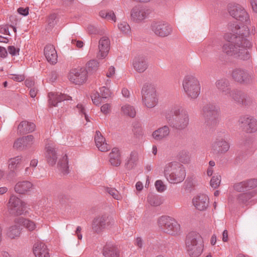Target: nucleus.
<instances>
[{
  "label": "nucleus",
  "instance_id": "09e8293b",
  "mask_svg": "<svg viewBox=\"0 0 257 257\" xmlns=\"http://www.w3.org/2000/svg\"><path fill=\"white\" fill-rule=\"evenodd\" d=\"M221 176L220 175L213 176L210 180V185L212 188H217L220 183Z\"/></svg>",
  "mask_w": 257,
  "mask_h": 257
},
{
  "label": "nucleus",
  "instance_id": "a19ab883",
  "mask_svg": "<svg viewBox=\"0 0 257 257\" xmlns=\"http://www.w3.org/2000/svg\"><path fill=\"white\" fill-rule=\"evenodd\" d=\"M177 172V162H172L167 164L164 169V175L168 177L170 176L171 173Z\"/></svg>",
  "mask_w": 257,
  "mask_h": 257
},
{
  "label": "nucleus",
  "instance_id": "5701e85b",
  "mask_svg": "<svg viewBox=\"0 0 257 257\" xmlns=\"http://www.w3.org/2000/svg\"><path fill=\"white\" fill-rule=\"evenodd\" d=\"M44 55L47 60L51 64H54L57 62V54L53 45L48 44L45 47Z\"/></svg>",
  "mask_w": 257,
  "mask_h": 257
},
{
  "label": "nucleus",
  "instance_id": "37998d69",
  "mask_svg": "<svg viewBox=\"0 0 257 257\" xmlns=\"http://www.w3.org/2000/svg\"><path fill=\"white\" fill-rule=\"evenodd\" d=\"M121 111L123 114L131 117H134L136 114L135 108L130 105H125L121 107Z\"/></svg>",
  "mask_w": 257,
  "mask_h": 257
},
{
  "label": "nucleus",
  "instance_id": "39448f33",
  "mask_svg": "<svg viewBox=\"0 0 257 257\" xmlns=\"http://www.w3.org/2000/svg\"><path fill=\"white\" fill-rule=\"evenodd\" d=\"M232 79L238 83L244 86H251L255 82V75L244 69L237 68L231 73Z\"/></svg>",
  "mask_w": 257,
  "mask_h": 257
},
{
  "label": "nucleus",
  "instance_id": "aec40b11",
  "mask_svg": "<svg viewBox=\"0 0 257 257\" xmlns=\"http://www.w3.org/2000/svg\"><path fill=\"white\" fill-rule=\"evenodd\" d=\"M189 122V116L188 111L182 108L178 109V130L185 128Z\"/></svg>",
  "mask_w": 257,
  "mask_h": 257
},
{
  "label": "nucleus",
  "instance_id": "2eb2a0df",
  "mask_svg": "<svg viewBox=\"0 0 257 257\" xmlns=\"http://www.w3.org/2000/svg\"><path fill=\"white\" fill-rule=\"evenodd\" d=\"M257 186V180L249 179L242 182L236 183L233 185L234 189L238 192H246L254 190Z\"/></svg>",
  "mask_w": 257,
  "mask_h": 257
},
{
  "label": "nucleus",
  "instance_id": "72a5a7b5",
  "mask_svg": "<svg viewBox=\"0 0 257 257\" xmlns=\"http://www.w3.org/2000/svg\"><path fill=\"white\" fill-rule=\"evenodd\" d=\"M109 162L113 166L117 167L121 163L120 155L117 148H114L109 154Z\"/></svg>",
  "mask_w": 257,
  "mask_h": 257
},
{
  "label": "nucleus",
  "instance_id": "8fccbe9b",
  "mask_svg": "<svg viewBox=\"0 0 257 257\" xmlns=\"http://www.w3.org/2000/svg\"><path fill=\"white\" fill-rule=\"evenodd\" d=\"M118 29L124 34H129L131 31L130 26L126 22H122L118 25Z\"/></svg>",
  "mask_w": 257,
  "mask_h": 257
},
{
  "label": "nucleus",
  "instance_id": "b1692460",
  "mask_svg": "<svg viewBox=\"0 0 257 257\" xmlns=\"http://www.w3.org/2000/svg\"><path fill=\"white\" fill-rule=\"evenodd\" d=\"M33 252L36 257H50L46 245L41 241H37L34 244Z\"/></svg>",
  "mask_w": 257,
  "mask_h": 257
},
{
  "label": "nucleus",
  "instance_id": "4468645a",
  "mask_svg": "<svg viewBox=\"0 0 257 257\" xmlns=\"http://www.w3.org/2000/svg\"><path fill=\"white\" fill-rule=\"evenodd\" d=\"M230 148L228 142L222 138H217L211 144V151L217 155L224 154Z\"/></svg>",
  "mask_w": 257,
  "mask_h": 257
},
{
  "label": "nucleus",
  "instance_id": "e433bc0d",
  "mask_svg": "<svg viewBox=\"0 0 257 257\" xmlns=\"http://www.w3.org/2000/svg\"><path fill=\"white\" fill-rule=\"evenodd\" d=\"M229 96L236 103L242 105L244 96H245V93L238 89H233L232 90Z\"/></svg>",
  "mask_w": 257,
  "mask_h": 257
},
{
  "label": "nucleus",
  "instance_id": "9b49d317",
  "mask_svg": "<svg viewBox=\"0 0 257 257\" xmlns=\"http://www.w3.org/2000/svg\"><path fill=\"white\" fill-rule=\"evenodd\" d=\"M230 16L235 19L242 22L249 21V17L243 7L239 4H230L228 8Z\"/></svg>",
  "mask_w": 257,
  "mask_h": 257
},
{
  "label": "nucleus",
  "instance_id": "f704fd0d",
  "mask_svg": "<svg viewBox=\"0 0 257 257\" xmlns=\"http://www.w3.org/2000/svg\"><path fill=\"white\" fill-rule=\"evenodd\" d=\"M138 161V153L136 151H133L130 154V157L125 164V166L127 169L131 170L136 166Z\"/></svg>",
  "mask_w": 257,
  "mask_h": 257
},
{
  "label": "nucleus",
  "instance_id": "680f3d73",
  "mask_svg": "<svg viewBox=\"0 0 257 257\" xmlns=\"http://www.w3.org/2000/svg\"><path fill=\"white\" fill-rule=\"evenodd\" d=\"M110 106L108 103L103 104L101 107V111L104 114L109 113Z\"/></svg>",
  "mask_w": 257,
  "mask_h": 257
},
{
  "label": "nucleus",
  "instance_id": "4d7b16f0",
  "mask_svg": "<svg viewBox=\"0 0 257 257\" xmlns=\"http://www.w3.org/2000/svg\"><path fill=\"white\" fill-rule=\"evenodd\" d=\"M176 173L177 172H172L169 177H168L166 175H165V176L169 183L175 184L177 181Z\"/></svg>",
  "mask_w": 257,
  "mask_h": 257
},
{
  "label": "nucleus",
  "instance_id": "f3484780",
  "mask_svg": "<svg viewBox=\"0 0 257 257\" xmlns=\"http://www.w3.org/2000/svg\"><path fill=\"white\" fill-rule=\"evenodd\" d=\"M209 198L204 194H199L193 197L192 203L195 208L200 211L205 210L209 205Z\"/></svg>",
  "mask_w": 257,
  "mask_h": 257
},
{
  "label": "nucleus",
  "instance_id": "6e6d98bb",
  "mask_svg": "<svg viewBox=\"0 0 257 257\" xmlns=\"http://www.w3.org/2000/svg\"><path fill=\"white\" fill-rule=\"evenodd\" d=\"M23 140L24 139H21V138L17 139L14 144V147L17 149H23L24 148L23 145Z\"/></svg>",
  "mask_w": 257,
  "mask_h": 257
},
{
  "label": "nucleus",
  "instance_id": "49530a36",
  "mask_svg": "<svg viewBox=\"0 0 257 257\" xmlns=\"http://www.w3.org/2000/svg\"><path fill=\"white\" fill-rule=\"evenodd\" d=\"M105 190L116 200H120L122 198L119 192L115 188L106 187L105 188Z\"/></svg>",
  "mask_w": 257,
  "mask_h": 257
},
{
  "label": "nucleus",
  "instance_id": "393cba45",
  "mask_svg": "<svg viewBox=\"0 0 257 257\" xmlns=\"http://www.w3.org/2000/svg\"><path fill=\"white\" fill-rule=\"evenodd\" d=\"M216 88L224 95H230L232 91L231 90L230 82L226 78H221L215 82Z\"/></svg>",
  "mask_w": 257,
  "mask_h": 257
},
{
  "label": "nucleus",
  "instance_id": "2f4dec72",
  "mask_svg": "<svg viewBox=\"0 0 257 257\" xmlns=\"http://www.w3.org/2000/svg\"><path fill=\"white\" fill-rule=\"evenodd\" d=\"M177 108L175 106L170 108L166 112V118L169 126L172 128H176L177 125Z\"/></svg>",
  "mask_w": 257,
  "mask_h": 257
},
{
  "label": "nucleus",
  "instance_id": "13d9d810",
  "mask_svg": "<svg viewBox=\"0 0 257 257\" xmlns=\"http://www.w3.org/2000/svg\"><path fill=\"white\" fill-rule=\"evenodd\" d=\"M11 76H12L11 77L12 79L17 82L23 81L25 79L24 75L11 74Z\"/></svg>",
  "mask_w": 257,
  "mask_h": 257
},
{
  "label": "nucleus",
  "instance_id": "e2e57ef3",
  "mask_svg": "<svg viewBox=\"0 0 257 257\" xmlns=\"http://www.w3.org/2000/svg\"><path fill=\"white\" fill-rule=\"evenodd\" d=\"M77 108L78 109L80 113L83 114L86 120H88V116L85 112V109L81 104H78Z\"/></svg>",
  "mask_w": 257,
  "mask_h": 257
},
{
  "label": "nucleus",
  "instance_id": "0e129e2a",
  "mask_svg": "<svg viewBox=\"0 0 257 257\" xmlns=\"http://www.w3.org/2000/svg\"><path fill=\"white\" fill-rule=\"evenodd\" d=\"M56 17V15L55 14H53L49 16L48 19V23L50 26L54 25V21H55Z\"/></svg>",
  "mask_w": 257,
  "mask_h": 257
},
{
  "label": "nucleus",
  "instance_id": "7c9ffc66",
  "mask_svg": "<svg viewBox=\"0 0 257 257\" xmlns=\"http://www.w3.org/2000/svg\"><path fill=\"white\" fill-rule=\"evenodd\" d=\"M35 124L33 122L22 121L18 126V131L20 135L30 133L35 130Z\"/></svg>",
  "mask_w": 257,
  "mask_h": 257
},
{
  "label": "nucleus",
  "instance_id": "c756f323",
  "mask_svg": "<svg viewBox=\"0 0 257 257\" xmlns=\"http://www.w3.org/2000/svg\"><path fill=\"white\" fill-rule=\"evenodd\" d=\"M104 257H119V250L113 244L107 243L103 247L102 251Z\"/></svg>",
  "mask_w": 257,
  "mask_h": 257
},
{
  "label": "nucleus",
  "instance_id": "4c0bfd02",
  "mask_svg": "<svg viewBox=\"0 0 257 257\" xmlns=\"http://www.w3.org/2000/svg\"><path fill=\"white\" fill-rule=\"evenodd\" d=\"M58 167L63 175H67L69 173L68 160L67 155L64 156L59 161Z\"/></svg>",
  "mask_w": 257,
  "mask_h": 257
},
{
  "label": "nucleus",
  "instance_id": "864d4df0",
  "mask_svg": "<svg viewBox=\"0 0 257 257\" xmlns=\"http://www.w3.org/2000/svg\"><path fill=\"white\" fill-rule=\"evenodd\" d=\"M253 100V98L251 95L245 93V96H244L242 105L244 106L250 105L252 103Z\"/></svg>",
  "mask_w": 257,
  "mask_h": 257
},
{
  "label": "nucleus",
  "instance_id": "5fc2aeb1",
  "mask_svg": "<svg viewBox=\"0 0 257 257\" xmlns=\"http://www.w3.org/2000/svg\"><path fill=\"white\" fill-rule=\"evenodd\" d=\"M34 137L32 135H28L27 137H23L21 139H24L23 144L24 148L27 147L31 145L33 143Z\"/></svg>",
  "mask_w": 257,
  "mask_h": 257
},
{
  "label": "nucleus",
  "instance_id": "dca6fc26",
  "mask_svg": "<svg viewBox=\"0 0 257 257\" xmlns=\"http://www.w3.org/2000/svg\"><path fill=\"white\" fill-rule=\"evenodd\" d=\"M148 15V10L140 5L135 6L131 12L132 20L137 23L141 22L146 19Z\"/></svg>",
  "mask_w": 257,
  "mask_h": 257
},
{
  "label": "nucleus",
  "instance_id": "603ef678",
  "mask_svg": "<svg viewBox=\"0 0 257 257\" xmlns=\"http://www.w3.org/2000/svg\"><path fill=\"white\" fill-rule=\"evenodd\" d=\"M155 187L158 192H162L166 189V187L161 180H157L155 182Z\"/></svg>",
  "mask_w": 257,
  "mask_h": 257
},
{
  "label": "nucleus",
  "instance_id": "20e7f679",
  "mask_svg": "<svg viewBox=\"0 0 257 257\" xmlns=\"http://www.w3.org/2000/svg\"><path fill=\"white\" fill-rule=\"evenodd\" d=\"M184 92L190 99H196L200 94L201 86L198 79L193 75H186L182 82Z\"/></svg>",
  "mask_w": 257,
  "mask_h": 257
},
{
  "label": "nucleus",
  "instance_id": "a18cd8bd",
  "mask_svg": "<svg viewBox=\"0 0 257 257\" xmlns=\"http://www.w3.org/2000/svg\"><path fill=\"white\" fill-rule=\"evenodd\" d=\"M21 161V157L17 156L16 157L11 158L9 161V168L12 171L16 168L17 165L20 163Z\"/></svg>",
  "mask_w": 257,
  "mask_h": 257
},
{
  "label": "nucleus",
  "instance_id": "f03ea898",
  "mask_svg": "<svg viewBox=\"0 0 257 257\" xmlns=\"http://www.w3.org/2000/svg\"><path fill=\"white\" fill-rule=\"evenodd\" d=\"M185 244L186 250L191 257H198L203 252V238L201 235L196 231H191L187 234Z\"/></svg>",
  "mask_w": 257,
  "mask_h": 257
},
{
  "label": "nucleus",
  "instance_id": "f257e3e1",
  "mask_svg": "<svg viewBox=\"0 0 257 257\" xmlns=\"http://www.w3.org/2000/svg\"><path fill=\"white\" fill-rule=\"evenodd\" d=\"M233 34L225 35L224 38L228 41L222 46V51L230 56L236 55L240 59L248 60L251 55L248 49L252 47V43L248 39L249 30L246 26L241 28L236 23L230 25Z\"/></svg>",
  "mask_w": 257,
  "mask_h": 257
},
{
  "label": "nucleus",
  "instance_id": "774afa93",
  "mask_svg": "<svg viewBox=\"0 0 257 257\" xmlns=\"http://www.w3.org/2000/svg\"><path fill=\"white\" fill-rule=\"evenodd\" d=\"M115 73V68L113 66H110L108 72L106 74L107 77H112Z\"/></svg>",
  "mask_w": 257,
  "mask_h": 257
},
{
  "label": "nucleus",
  "instance_id": "bb28decb",
  "mask_svg": "<svg viewBox=\"0 0 257 257\" xmlns=\"http://www.w3.org/2000/svg\"><path fill=\"white\" fill-rule=\"evenodd\" d=\"M32 187V183L28 181H19L16 184L15 190L17 193L24 194L30 191Z\"/></svg>",
  "mask_w": 257,
  "mask_h": 257
},
{
  "label": "nucleus",
  "instance_id": "a878e982",
  "mask_svg": "<svg viewBox=\"0 0 257 257\" xmlns=\"http://www.w3.org/2000/svg\"><path fill=\"white\" fill-rule=\"evenodd\" d=\"M94 141L96 146L101 152H106L109 150V147L105 142V138L99 131L95 132Z\"/></svg>",
  "mask_w": 257,
  "mask_h": 257
},
{
  "label": "nucleus",
  "instance_id": "79ce46f5",
  "mask_svg": "<svg viewBox=\"0 0 257 257\" xmlns=\"http://www.w3.org/2000/svg\"><path fill=\"white\" fill-rule=\"evenodd\" d=\"M99 16L107 20H111L114 22L116 21V17L112 11H101L99 12Z\"/></svg>",
  "mask_w": 257,
  "mask_h": 257
},
{
  "label": "nucleus",
  "instance_id": "4be33fe9",
  "mask_svg": "<svg viewBox=\"0 0 257 257\" xmlns=\"http://www.w3.org/2000/svg\"><path fill=\"white\" fill-rule=\"evenodd\" d=\"M49 103L51 106H57L58 103L62 101L71 99V97L65 94L53 92L48 93Z\"/></svg>",
  "mask_w": 257,
  "mask_h": 257
},
{
  "label": "nucleus",
  "instance_id": "3c124183",
  "mask_svg": "<svg viewBox=\"0 0 257 257\" xmlns=\"http://www.w3.org/2000/svg\"><path fill=\"white\" fill-rule=\"evenodd\" d=\"M180 170L178 174V183L182 182L186 177V171L185 168L181 165L179 167Z\"/></svg>",
  "mask_w": 257,
  "mask_h": 257
},
{
  "label": "nucleus",
  "instance_id": "0eeeda50",
  "mask_svg": "<svg viewBox=\"0 0 257 257\" xmlns=\"http://www.w3.org/2000/svg\"><path fill=\"white\" fill-rule=\"evenodd\" d=\"M8 207L10 214L13 215L19 216L26 212V203L14 195L10 196Z\"/></svg>",
  "mask_w": 257,
  "mask_h": 257
},
{
  "label": "nucleus",
  "instance_id": "1a4fd4ad",
  "mask_svg": "<svg viewBox=\"0 0 257 257\" xmlns=\"http://www.w3.org/2000/svg\"><path fill=\"white\" fill-rule=\"evenodd\" d=\"M151 28L156 35L161 38L167 37L173 31L171 25L165 21H154L152 23Z\"/></svg>",
  "mask_w": 257,
  "mask_h": 257
},
{
  "label": "nucleus",
  "instance_id": "c03bdc74",
  "mask_svg": "<svg viewBox=\"0 0 257 257\" xmlns=\"http://www.w3.org/2000/svg\"><path fill=\"white\" fill-rule=\"evenodd\" d=\"M148 199L150 204L155 206H159L163 203L161 197L158 196L149 195L148 196Z\"/></svg>",
  "mask_w": 257,
  "mask_h": 257
},
{
  "label": "nucleus",
  "instance_id": "cd10ccee",
  "mask_svg": "<svg viewBox=\"0 0 257 257\" xmlns=\"http://www.w3.org/2000/svg\"><path fill=\"white\" fill-rule=\"evenodd\" d=\"M169 134V127L167 125H164L155 131L152 134V137L156 141H162L166 138Z\"/></svg>",
  "mask_w": 257,
  "mask_h": 257
},
{
  "label": "nucleus",
  "instance_id": "69168bd1",
  "mask_svg": "<svg viewBox=\"0 0 257 257\" xmlns=\"http://www.w3.org/2000/svg\"><path fill=\"white\" fill-rule=\"evenodd\" d=\"M250 4L251 7L252 11L257 13V1L256 0H250Z\"/></svg>",
  "mask_w": 257,
  "mask_h": 257
},
{
  "label": "nucleus",
  "instance_id": "de8ad7c7",
  "mask_svg": "<svg viewBox=\"0 0 257 257\" xmlns=\"http://www.w3.org/2000/svg\"><path fill=\"white\" fill-rule=\"evenodd\" d=\"M98 63L96 60H92L89 61L87 64V71L88 72L93 73L96 71L98 67Z\"/></svg>",
  "mask_w": 257,
  "mask_h": 257
},
{
  "label": "nucleus",
  "instance_id": "ddd939ff",
  "mask_svg": "<svg viewBox=\"0 0 257 257\" xmlns=\"http://www.w3.org/2000/svg\"><path fill=\"white\" fill-rule=\"evenodd\" d=\"M88 72L85 68H78L72 69L69 74V80L75 84L84 83L87 78Z\"/></svg>",
  "mask_w": 257,
  "mask_h": 257
},
{
  "label": "nucleus",
  "instance_id": "412c9836",
  "mask_svg": "<svg viewBox=\"0 0 257 257\" xmlns=\"http://www.w3.org/2000/svg\"><path fill=\"white\" fill-rule=\"evenodd\" d=\"M134 69L138 73H143L148 67V63L147 59L143 56L135 57L133 61Z\"/></svg>",
  "mask_w": 257,
  "mask_h": 257
},
{
  "label": "nucleus",
  "instance_id": "338daca9",
  "mask_svg": "<svg viewBox=\"0 0 257 257\" xmlns=\"http://www.w3.org/2000/svg\"><path fill=\"white\" fill-rule=\"evenodd\" d=\"M134 134L137 137H140L143 134V129L141 127L135 128L134 131Z\"/></svg>",
  "mask_w": 257,
  "mask_h": 257
},
{
  "label": "nucleus",
  "instance_id": "423d86ee",
  "mask_svg": "<svg viewBox=\"0 0 257 257\" xmlns=\"http://www.w3.org/2000/svg\"><path fill=\"white\" fill-rule=\"evenodd\" d=\"M115 220L107 214L99 215L92 221V230L97 233H100L104 229H108L114 224Z\"/></svg>",
  "mask_w": 257,
  "mask_h": 257
},
{
  "label": "nucleus",
  "instance_id": "c9c22d12",
  "mask_svg": "<svg viewBox=\"0 0 257 257\" xmlns=\"http://www.w3.org/2000/svg\"><path fill=\"white\" fill-rule=\"evenodd\" d=\"M47 149V159L49 165L53 166L56 164L57 157L55 149L52 146H48Z\"/></svg>",
  "mask_w": 257,
  "mask_h": 257
},
{
  "label": "nucleus",
  "instance_id": "f8f14e48",
  "mask_svg": "<svg viewBox=\"0 0 257 257\" xmlns=\"http://www.w3.org/2000/svg\"><path fill=\"white\" fill-rule=\"evenodd\" d=\"M238 124L247 133H253L257 131V120L253 116L244 115L240 117Z\"/></svg>",
  "mask_w": 257,
  "mask_h": 257
},
{
  "label": "nucleus",
  "instance_id": "7ed1b4c3",
  "mask_svg": "<svg viewBox=\"0 0 257 257\" xmlns=\"http://www.w3.org/2000/svg\"><path fill=\"white\" fill-rule=\"evenodd\" d=\"M142 103L148 108L155 107L158 103V95L155 86L150 83L144 84L141 90Z\"/></svg>",
  "mask_w": 257,
  "mask_h": 257
},
{
  "label": "nucleus",
  "instance_id": "c85d7f7f",
  "mask_svg": "<svg viewBox=\"0 0 257 257\" xmlns=\"http://www.w3.org/2000/svg\"><path fill=\"white\" fill-rule=\"evenodd\" d=\"M256 194L255 190L243 192L236 196V202L239 204H247L249 200Z\"/></svg>",
  "mask_w": 257,
  "mask_h": 257
},
{
  "label": "nucleus",
  "instance_id": "58836bf2",
  "mask_svg": "<svg viewBox=\"0 0 257 257\" xmlns=\"http://www.w3.org/2000/svg\"><path fill=\"white\" fill-rule=\"evenodd\" d=\"M21 230V225L16 224L10 228L8 235L10 238H15L16 237L19 236Z\"/></svg>",
  "mask_w": 257,
  "mask_h": 257
},
{
  "label": "nucleus",
  "instance_id": "bf43d9fd",
  "mask_svg": "<svg viewBox=\"0 0 257 257\" xmlns=\"http://www.w3.org/2000/svg\"><path fill=\"white\" fill-rule=\"evenodd\" d=\"M8 50L11 55H12V56H16L17 54L19 55L20 49H16L13 46H10L8 47Z\"/></svg>",
  "mask_w": 257,
  "mask_h": 257
},
{
  "label": "nucleus",
  "instance_id": "052dcab7",
  "mask_svg": "<svg viewBox=\"0 0 257 257\" xmlns=\"http://www.w3.org/2000/svg\"><path fill=\"white\" fill-rule=\"evenodd\" d=\"M17 11L20 15L26 16L29 14V8L27 7L26 8H24L21 7L18 9Z\"/></svg>",
  "mask_w": 257,
  "mask_h": 257
},
{
  "label": "nucleus",
  "instance_id": "473e14b6",
  "mask_svg": "<svg viewBox=\"0 0 257 257\" xmlns=\"http://www.w3.org/2000/svg\"><path fill=\"white\" fill-rule=\"evenodd\" d=\"M14 222L15 224L24 226L30 231L35 230L36 228V224L34 221L22 217L16 218Z\"/></svg>",
  "mask_w": 257,
  "mask_h": 257
},
{
  "label": "nucleus",
  "instance_id": "6e6552de",
  "mask_svg": "<svg viewBox=\"0 0 257 257\" xmlns=\"http://www.w3.org/2000/svg\"><path fill=\"white\" fill-rule=\"evenodd\" d=\"M202 115L207 124L214 125L219 118V108L213 104H207L202 108Z\"/></svg>",
  "mask_w": 257,
  "mask_h": 257
},
{
  "label": "nucleus",
  "instance_id": "a211bd4d",
  "mask_svg": "<svg viewBox=\"0 0 257 257\" xmlns=\"http://www.w3.org/2000/svg\"><path fill=\"white\" fill-rule=\"evenodd\" d=\"M110 40L107 37H101L98 43V52L97 57L99 59L104 58L108 53L110 49Z\"/></svg>",
  "mask_w": 257,
  "mask_h": 257
},
{
  "label": "nucleus",
  "instance_id": "9d476101",
  "mask_svg": "<svg viewBox=\"0 0 257 257\" xmlns=\"http://www.w3.org/2000/svg\"><path fill=\"white\" fill-rule=\"evenodd\" d=\"M159 227L165 232L172 235L176 234V222L175 219L168 216H162L158 220Z\"/></svg>",
  "mask_w": 257,
  "mask_h": 257
},
{
  "label": "nucleus",
  "instance_id": "ea45409f",
  "mask_svg": "<svg viewBox=\"0 0 257 257\" xmlns=\"http://www.w3.org/2000/svg\"><path fill=\"white\" fill-rule=\"evenodd\" d=\"M178 160L184 164L189 163L190 161V156L189 152L186 150L180 151L178 155Z\"/></svg>",
  "mask_w": 257,
  "mask_h": 257
},
{
  "label": "nucleus",
  "instance_id": "6ab92c4d",
  "mask_svg": "<svg viewBox=\"0 0 257 257\" xmlns=\"http://www.w3.org/2000/svg\"><path fill=\"white\" fill-rule=\"evenodd\" d=\"M110 91L108 88L103 86L100 88V93L95 92L91 96V99L93 103L98 105L102 102V99H106L110 97Z\"/></svg>",
  "mask_w": 257,
  "mask_h": 257
}]
</instances>
